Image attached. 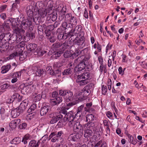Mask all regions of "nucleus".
Instances as JSON below:
<instances>
[{
  "instance_id": "35",
  "label": "nucleus",
  "mask_w": 147,
  "mask_h": 147,
  "mask_svg": "<svg viewBox=\"0 0 147 147\" xmlns=\"http://www.w3.org/2000/svg\"><path fill=\"white\" fill-rule=\"evenodd\" d=\"M100 137L99 132H98L97 133H95L94 134V135H92V136L91 138V139H93L92 140H95V141H97L99 139Z\"/></svg>"
},
{
  "instance_id": "9",
  "label": "nucleus",
  "mask_w": 147,
  "mask_h": 147,
  "mask_svg": "<svg viewBox=\"0 0 147 147\" xmlns=\"http://www.w3.org/2000/svg\"><path fill=\"white\" fill-rule=\"evenodd\" d=\"M65 20L68 23L70 24V26L76 24L77 21L75 18L72 16L70 14H67L65 16Z\"/></svg>"
},
{
  "instance_id": "36",
  "label": "nucleus",
  "mask_w": 147,
  "mask_h": 147,
  "mask_svg": "<svg viewBox=\"0 0 147 147\" xmlns=\"http://www.w3.org/2000/svg\"><path fill=\"white\" fill-rule=\"evenodd\" d=\"M127 136L129 138V142H131V144L133 145H135L137 143V142L135 140H134L133 136L129 134H127Z\"/></svg>"
},
{
  "instance_id": "32",
  "label": "nucleus",
  "mask_w": 147,
  "mask_h": 147,
  "mask_svg": "<svg viewBox=\"0 0 147 147\" xmlns=\"http://www.w3.org/2000/svg\"><path fill=\"white\" fill-rule=\"evenodd\" d=\"M31 137L29 134H27L25 135L23 138L22 142H23L24 144L27 143V140L31 139Z\"/></svg>"
},
{
  "instance_id": "6",
  "label": "nucleus",
  "mask_w": 147,
  "mask_h": 147,
  "mask_svg": "<svg viewBox=\"0 0 147 147\" xmlns=\"http://www.w3.org/2000/svg\"><path fill=\"white\" fill-rule=\"evenodd\" d=\"M88 68L85 64V63L82 62L80 63L79 65H77L75 67L74 71L77 74H79L80 71H82L88 70Z\"/></svg>"
},
{
  "instance_id": "19",
  "label": "nucleus",
  "mask_w": 147,
  "mask_h": 147,
  "mask_svg": "<svg viewBox=\"0 0 147 147\" xmlns=\"http://www.w3.org/2000/svg\"><path fill=\"white\" fill-rule=\"evenodd\" d=\"M93 134V133L91 129H87L84 131V137L87 139L89 140L91 138Z\"/></svg>"
},
{
  "instance_id": "27",
  "label": "nucleus",
  "mask_w": 147,
  "mask_h": 147,
  "mask_svg": "<svg viewBox=\"0 0 147 147\" xmlns=\"http://www.w3.org/2000/svg\"><path fill=\"white\" fill-rule=\"evenodd\" d=\"M55 47L56 48H57L61 47V50L64 51L68 47V46L65 43H64L62 45H61L59 43H57L55 44Z\"/></svg>"
},
{
  "instance_id": "57",
  "label": "nucleus",
  "mask_w": 147,
  "mask_h": 147,
  "mask_svg": "<svg viewBox=\"0 0 147 147\" xmlns=\"http://www.w3.org/2000/svg\"><path fill=\"white\" fill-rule=\"evenodd\" d=\"M79 51L78 50H76L74 53H72V58H74L77 57L79 54Z\"/></svg>"
},
{
  "instance_id": "60",
  "label": "nucleus",
  "mask_w": 147,
  "mask_h": 147,
  "mask_svg": "<svg viewBox=\"0 0 147 147\" xmlns=\"http://www.w3.org/2000/svg\"><path fill=\"white\" fill-rule=\"evenodd\" d=\"M61 74V71L60 70H57L55 72V76L56 77H60Z\"/></svg>"
},
{
  "instance_id": "63",
  "label": "nucleus",
  "mask_w": 147,
  "mask_h": 147,
  "mask_svg": "<svg viewBox=\"0 0 147 147\" xmlns=\"http://www.w3.org/2000/svg\"><path fill=\"white\" fill-rule=\"evenodd\" d=\"M90 91L89 89L86 90L85 89H84V91L82 92H84V94H85V96L86 97L89 95L90 93Z\"/></svg>"
},
{
  "instance_id": "11",
  "label": "nucleus",
  "mask_w": 147,
  "mask_h": 147,
  "mask_svg": "<svg viewBox=\"0 0 147 147\" xmlns=\"http://www.w3.org/2000/svg\"><path fill=\"white\" fill-rule=\"evenodd\" d=\"M3 39L0 42V51L3 52L6 51L8 48L9 44L7 41H3Z\"/></svg>"
},
{
  "instance_id": "44",
  "label": "nucleus",
  "mask_w": 147,
  "mask_h": 147,
  "mask_svg": "<svg viewBox=\"0 0 147 147\" xmlns=\"http://www.w3.org/2000/svg\"><path fill=\"white\" fill-rule=\"evenodd\" d=\"M35 116L34 114L32 113H28L26 116V119L27 120H30Z\"/></svg>"
},
{
  "instance_id": "14",
  "label": "nucleus",
  "mask_w": 147,
  "mask_h": 147,
  "mask_svg": "<svg viewBox=\"0 0 147 147\" xmlns=\"http://www.w3.org/2000/svg\"><path fill=\"white\" fill-rule=\"evenodd\" d=\"M28 104V100L26 99L24 100L20 104L19 106L18 107L20 112L22 113L25 110Z\"/></svg>"
},
{
  "instance_id": "62",
  "label": "nucleus",
  "mask_w": 147,
  "mask_h": 147,
  "mask_svg": "<svg viewBox=\"0 0 147 147\" xmlns=\"http://www.w3.org/2000/svg\"><path fill=\"white\" fill-rule=\"evenodd\" d=\"M67 90H60L59 91V94L60 96L65 97V94Z\"/></svg>"
},
{
  "instance_id": "33",
  "label": "nucleus",
  "mask_w": 147,
  "mask_h": 147,
  "mask_svg": "<svg viewBox=\"0 0 147 147\" xmlns=\"http://www.w3.org/2000/svg\"><path fill=\"white\" fill-rule=\"evenodd\" d=\"M46 53V51L41 50L40 48L37 49L36 52H35V54H38L39 56H42L43 55Z\"/></svg>"
},
{
  "instance_id": "58",
  "label": "nucleus",
  "mask_w": 147,
  "mask_h": 147,
  "mask_svg": "<svg viewBox=\"0 0 147 147\" xmlns=\"http://www.w3.org/2000/svg\"><path fill=\"white\" fill-rule=\"evenodd\" d=\"M46 70L47 71V72L49 73H50V74L54 75L53 72L52 73L53 71L52 69V68L50 66H48L47 67Z\"/></svg>"
},
{
  "instance_id": "22",
  "label": "nucleus",
  "mask_w": 147,
  "mask_h": 147,
  "mask_svg": "<svg viewBox=\"0 0 147 147\" xmlns=\"http://www.w3.org/2000/svg\"><path fill=\"white\" fill-rule=\"evenodd\" d=\"M21 113L20 112V110L17 108L11 111V115L12 117L15 118L18 116Z\"/></svg>"
},
{
  "instance_id": "16",
  "label": "nucleus",
  "mask_w": 147,
  "mask_h": 147,
  "mask_svg": "<svg viewBox=\"0 0 147 147\" xmlns=\"http://www.w3.org/2000/svg\"><path fill=\"white\" fill-rule=\"evenodd\" d=\"M82 137L81 136L76 133H73L69 136L68 139L69 141L75 142L80 139Z\"/></svg>"
},
{
  "instance_id": "40",
  "label": "nucleus",
  "mask_w": 147,
  "mask_h": 147,
  "mask_svg": "<svg viewBox=\"0 0 147 147\" xmlns=\"http://www.w3.org/2000/svg\"><path fill=\"white\" fill-rule=\"evenodd\" d=\"M61 50V51H57L56 52H55V53L53 55V57L56 59H57L62 54L63 51H62V50Z\"/></svg>"
},
{
  "instance_id": "3",
  "label": "nucleus",
  "mask_w": 147,
  "mask_h": 147,
  "mask_svg": "<svg viewBox=\"0 0 147 147\" xmlns=\"http://www.w3.org/2000/svg\"><path fill=\"white\" fill-rule=\"evenodd\" d=\"M16 33L15 36V35H13L12 36H10L11 34L9 33L7 34H6V36H8L9 38H7V40H12L14 41L15 40V38H16V41L17 43L19 42L22 39V34H23L25 32V31L23 30H19L15 31Z\"/></svg>"
},
{
  "instance_id": "45",
  "label": "nucleus",
  "mask_w": 147,
  "mask_h": 147,
  "mask_svg": "<svg viewBox=\"0 0 147 147\" xmlns=\"http://www.w3.org/2000/svg\"><path fill=\"white\" fill-rule=\"evenodd\" d=\"M58 38L59 40L65 39L67 38L66 35L65 36L63 33L61 32L59 33L58 35Z\"/></svg>"
},
{
  "instance_id": "49",
  "label": "nucleus",
  "mask_w": 147,
  "mask_h": 147,
  "mask_svg": "<svg viewBox=\"0 0 147 147\" xmlns=\"http://www.w3.org/2000/svg\"><path fill=\"white\" fill-rule=\"evenodd\" d=\"M9 113L7 110H5L3 107H1L0 110V114L9 115Z\"/></svg>"
},
{
  "instance_id": "51",
  "label": "nucleus",
  "mask_w": 147,
  "mask_h": 147,
  "mask_svg": "<svg viewBox=\"0 0 147 147\" xmlns=\"http://www.w3.org/2000/svg\"><path fill=\"white\" fill-rule=\"evenodd\" d=\"M92 104L91 103H87L86 104V107L85 108V111L87 112H90V109L91 107Z\"/></svg>"
},
{
  "instance_id": "25",
  "label": "nucleus",
  "mask_w": 147,
  "mask_h": 147,
  "mask_svg": "<svg viewBox=\"0 0 147 147\" xmlns=\"http://www.w3.org/2000/svg\"><path fill=\"white\" fill-rule=\"evenodd\" d=\"M63 117V115L60 114L57 116L56 117H53L50 120V123L51 124H53L56 123L59 119L62 118Z\"/></svg>"
},
{
  "instance_id": "52",
  "label": "nucleus",
  "mask_w": 147,
  "mask_h": 147,
  "mask_svg": "<svg viewBox=\"0 0 147 147\" xmlns=\"http://www.w3.org/2000/svg\"><path fill=\"white\" fill-rule=\"evenodd\" d=\"M10 86L9 84L6 83L0 86V89L1 90H5L8 88Z\"/></svg>"
},
{
  "instance_id": "7",
  "label": "nucleus",
  "mask_w": 147,
  "mask_h": 147,
  "mask_svg": "<svg viewBox=\"0 0 147 147\" xmlns=\"http://www.w3.org/2000/svg\"><path fill=\"white\" fill-rule=\"evenodd\" d=\"M25 43L23 41L20 42L16 46V50L18 52V55L20 57V59L21 60H23L22 59H21L23 56L22 55V52L24 49Z\"/></svg>"
},
{
  "instance_id": "37",
  "label": "nucleus",
  "mask_w": 147,
  "mask_h": 147,
  "mask_svg": "<svg viewBox=\"0 0 147 147\" xmlns=\"http://www.w3.org/2000/svg\"><path fill=\"white\" fill-rule=\"evenodd\" d=\"M37 4H38L39 9H42L43 8H46V7L47 6L46 2L43 3L42 1H40L38 2Z\"/></svg>"
},
{
  "instance_id": "20",
  "label": "nucleus",
  "mask_w": 147,
  "mask_h": 147,
  "mask_svg": "<svg viewBox=\"0 0 147 147\" xmlns=\"http://www.w3.org/2000/svg\"><path fill=\"white\" fill-rule=\"evenodd\" d=\"M73 94L72 92L70 90H67L65 97L69 101H72L73 102L74 99L72 98Z\"/></svg>"
},
{
  "instance_id": "30",
  "label": "nucleus",
  "mask_w": 147,
  "mask_h": 147,
  "mask_svg": "<svg viewBox=\"0 0 147 147\" xmlns=\"http://www.w3.org/2000/svg\"><path fill=\"white\" fill-rule=\"evenodd\" d=\"M39 144L38 142L34 140H31L29 143V146L30 147H38Z\"/></svg>"
},
{
  "instance_id": "1",
  "label": "nucleus",
  "mask_w": 147,
  "mask_h": 147,
  "mask_svg": "<svg viewBox=\"0 0 147 147\" xmlns=\"http://www.w3.org/2000/svg\"><path fill=\"white\" fill-rule=\"evenodd\" d=\"M90 74L88 72H85L78 76L77 82L80 86L85 85L89 82Z\"/></svg>"
},
{
  "instance_id": "21",
  "label": "nucleus",
  "mask_w": 147,
  "mask_h": 147,
  "mask_svg": "<svg viewBox=\"0 0 147 147\" xmlns=\"http://www.w3.org/2000/svg\"><path fill=\"white\" fill-rule=\"evenodd\" d=\"M62 100V98L61 97L56 96L55 98L52 99L51 101V103L53 105H55L59 104Z\"/></svg>"
},
{
  "instance_id": "28",
  "label": "nucleus",
  "mask_w": 147,
  "mask_h": 147,
  "mask_svg": "<svg viewBox=\"0 0 147 147\" xmlns=\"http://www.w3.org/2000/svg\"><path fill=\"white\" fill-rule=\"evenodd\" d=\"M18 51L14 52L11 54H10L9 56L6 57L5 59V60H8L10 59H13L15 58L17 56H18Z\"/></svg>"
},
{
  "instance_id": "46",
  "label": "nucleus",
  "mask_w": 147,
  "mask_h": 147,
  "mask_svg": "<svg viewBox=\"0 0 147 147\" xmlns=\"http://www.w3.org/2000/svg\"><path fill=\"white\" fill-rule=\"evenodd\" d=\"M20 142L21 139L19 137L15 138L12 140L13 143L15 144L20 143Z\"/></svg>"
},
{
  "instance_id": "43",
  "label": "nucleus",
  "mask_w": 147,
  "mask_h": 147,
  "mask_svg": "<svg viewBox=\"0 0 147 147\" xmlns=\"http://www.w3.org/2000/svg\"><path fill=\"white\" fill-rule=\"evenodd\" d=\"M4 29L2 26H0V42L5 37V35L4 33H2Z\"/></svg>"
},
{
  "instance_id": "18",
  "label": "nucleus",
  "mask_w": 147,
  "mask_h": 147,
  "mask_svg": "<svg viewBox=\"0 0 147 147\" xmlns=\"http://www.w3.org/2000/svg\"><path fill=\"white\" fill-rule=\"evenodd\" d=\"M20 119H16L12 121L9 123V127L11 129H15L20 122Z\"/></svg>"
},
{
  "instance_id": "24",
  "label": "nucleus",
  "mask_w": 147,
  "mask_h": 147,
  "mask_svg": "<svg viewBox=\"0 0 147 147\" xmlns=\"http://www.w3.org/2000/svg\"><path fill=\"white\" fill-rule=\"evenodd\" d=\"M76 44L78 45L79 46L81 45L82 47H81L82 48H83L84 47L85 44H84V41L83 40L82 38H76L75 40Z\"/></svg>"
},
{
  "instance_id": "48",
  "label": "nucleus",
  "mask_w": 147,
  "mask_h": 147,
  "mask_svg": "<svg viewBox=\"0 0 147 147\" xmlns=\"http://www.w3.org/2000/svg\"><path fill=\"white\" fill-rule=\"evenodd\" d=\"M72 69H71L70 68L66 69L64 70V71L63 72V75H67L71 74L72 71Z\"/></svg>"
},
{
  "instance_id": "13",
  "label": "nucleus",
  "mask_w": 147,
  "mask_h": 147,
  "mask_svg": "<svg viewBox=\"0 0 147 147\" xmlns=\"http://www.w3.org/2000/svg\"><path fill=\"white\" fill-rule=\"evenodd\" d=\"M31 24V21L28 20L24 19L22 20L20 25H19V26L22 28L25 29L29 27Z\"/></svg>"
},
{
  "instance_id": "5",
  "label": "nucleus",
  "mask_w": 147,
  "mask_h": 147,
  "mask_svg": "<svg viewBox=\"0 0 147 147\" xmlns=\"http://www.w3.org/2000/svg\"><path fill=\"white\" fill-rule=\"evenodd\" d=\"M64 120L65 121L69 126H71L73 122L76 121L75 120L76 117L74 115L72 111H71L67 113L63 118Z\"/></svg>"
},
{
  "instance_id": "59",
  "label": "nucleus",
  "mask_w": 147,
  "mask_h": 147,
  "mask_svg": "<svg viewBox=\"0 0 147 147\" xmlns=\"http://www.w3.org/2000/svg\"><path fill=\"white\" fill-rule=\"evenodd\" d=\"M121 57L122 59V61L123 63H127L128 60L127 58V56L123 54L121 55Z\"/></svg>"
},
{
  "instance_id": "34",
  "label": "nucleus",
  "mask_w": 147,
  "mask_h": 147,
  "mask_svg": "<svg viewBox=\"0 0 147 147\" xmlns=\"http://www.w3.org/2000/svg\"><path fill=\"white\" fill-rule=\"evenodd\" d=\"M94 119V116L92 114H88L86 116V121L87 122H89L93 121Z\"/></svg>"
},
{
  "instance_id": "15",
  "label": "nucleus",
  "mask_w": 147,
  "mask_h": 147,
  "mask_svg": "<svg viewBox=\"0 0 147 147\" xmlns=\"http://www.w3.org/2000/svg\"><path fill=\"white\" fill-rule=\"evenodd\" d=\"M50 109L51 107L50 105L46 104L45 105H43L40 111V114L41 116H43L46 115Z\"/></svg>"
},
{
  "instance_id": "53",
  "label": "nucleus",
  "mask_w": 147,
  "mask_h": 147,
  "mask_svg": "<svg viewBox=\"0 0 147 147\" xmlns=\"http://www.w3.org/2000/svg\"><path fill=\"white\" fill-rule=\"evenodd\" d=\"M102 94L105 95L107 91V89L106 86L103 85L102 87Z\"/></svg>"
},
{
  "instance_id": "26",
  "label": "nucleus",
  "mask_w": 147,
  "mask_h": 147,
  "mask_svg": "<svg viewBox=\"0 0 147 147\" xmlns=\"http://www.w3.org/2000/svg\"><path fill=\"white\" fill-rule=\"evenodd\" d=\"M52 137H53L51 140V141L52 142H55L57 141L59 139V138L56 134V133L55 132H53L51 133L49 136V138L50 139Z\"/></svg>"
},
{
  "instance_id": "41",
  "label": "nucleus",
  "mask_w": 147,
  "mask_h": 147,
  "mask_svg": "<svg viewBox=\"0 0 147 147\" xmlns=\"http://www.w3.org/2000/svg\"><path fill=\"white\" fill-rule=\"evenodd\" d=\"M83 107L84 106L82 105L78 107V111L77 113L75 114L76 116L77 117H80L82 113V110L83 109Z\"/></svg>"
},
{
  "instance_id": "61",
  "label": "nucleus",
  "mask_w": 147,
  "mask_h": 147,
  "mask_svg": "<svg viewBox=\"0 0 147 147\" xmlns=\"http://www.w3.org/2000/svg\"><path fill=\"white\" fill-rule=\"evenodd\" d=\"M27 124L26 123H23L19 125V128L20 129H25L27 127Z\"/></svg>"
},
{
  "instance_id": "55",
  "label": "nucleus",
  "mask_w": 147,
  "mask_h": 147,
  "mask_svg": "<svg viewBox=\"0 0 147 147\" xmlns=\"http://www.w3.org/2000/svg\"><path fill=\"white\" fill-rule=\"evenodd\" d=\"M20 95L18 93L13 94L11 97V98L13 100V101L16 99L19 98Z\"/></svg>"
},
{
  "instance_id": "47",
  "label": "nucleus",
  "mask_w": 147,
  "mask_h": 147,
  "mask_svg": "<svg viewBox=\"0 0 147 147\" xmlns=\"http://www.w3.org/2000/svg\"><path fill=\"white\" fill-rule=\"evenodd\" d=\"M36 108V105L35 104H32L28 110V113H30L33 111Z\"/></svg>"
},
{
  "instance_id": "17",
  "label": "nucleus",
  "mask_w": 147,
  "mask_h": 147,
  "mask_svg": "<svg viewBox=\"0 0 147 147\" xmlns=\"http://www.w3.org/2000/svg\"><path fill=\"white\" fill-rule=\"evenodd\" d=\"M21 71L17 72L11 74L12 77L13 78L11 80L12 83L16 82L18 80V78H19L21 76Z\"/></svg>"
},
{
  "instance_id": "31",
  "label": "nucleus",
  "mask_w": 147,
  "mask_h": 147,
  "mask_svg": "<svg viewBox=\"0 0 147 147\" xmlns=\"http://www.w3.org/2000/svg\"><path fill=\"white\" fill-rule=\"evenodd\" d=\"M72 52L73 51L71 50L66 51L63 54V56L65 58H68L70 57H72Z\"/></svg>"
},
{
  "instance_id": "2",
  "label": "nucleus",
  "mask_w": 147,
  "mask_h": 147,
  "mask_svg": "<svg viewBox=\"0 0 147 147\" xmlns=\"http://www.w3.org/2000/svg\"><path fill=\"white\" fill-rule=\"evenodd\" d=\"M75 98H74V100L73 102H71L67 104V107L65 108V109H68L70 107L76 104L80 101H82L85 99V96L84 94V92H80L78 93H76L74 95Z\"/></svg>"
},
{
  "instance_id": "12",
  "label": "nucleus",
  "mask_w": 147,
  "mask_h": 147,
  "mask_svg": "<svg viewBox=\"0 0 147 147\" xmlns=\"http://www.w3.org/2000/svg\"><path fill=\"white\" fill-rule=\"evenodd\" d=\"M35 88V86L34 84H30L24 86L22 90V92H25L26 93L33 91Z\"/></svg>"
},
{
  "instance_id": "42",
  "label": "nucleus",
  "mask_w": 147,
  "mask_h": 147,
  "mask_svg": "<svg viewBox=\"0 0 147 147\" xmlns=\"http://www.w3.org/2000/svg\"><path fill=\"white\" fill-rule=\"evenodd\" d=\"M65 21L62 22V26L63 27L65 28V30L66 29H68V28H70V24L68 23L65 20Z\"/></svg>"
},
{
  "instance_id": "54",
  "label": "nucleus",
  "mask_w": 147,
  "mask_h": 147,
  "mask_svg": "<svg viewBox=\"0 0 147 147\" xmlns=\"http://www.w3.org/2000/svg\"><path fill=\"white\" fill-rule=\"evenodd\" d=\"M93 125L94 124L91 123H87L85 125V126L86 127L87 129H91L92 130Z\"/></svg>"
},
{
  "instance_id": "23",
  "label": "nucleus",
  "mask_w": 147,
  "mask_h": 147,
  "mask_svg": "<svg viewBox=\"0 0 147 147\" xmlns=\"http://www.w3.org/2000/svg\"><path fill=\"white\" fill-rule=\"evenodd\" d=\"M11 67V65L9 64L2 66L1 68V73L3 74L7 73Z\"/></svg>"
},
{
  "instance_id": "56",
  "label": "nucleus",
  "mask_w": 147,
  "mask_h": 147,
  "mask_svg": "<svg viewBox=\"0 0 147 147\" xmlns=\"http://www.w3.org/2000/svg\"><path fill=\"white\" fill-rule=\"evenodd\" d=\"M112 83L111 79H109L107 81V86L109 90H110L112 87Z\"/></svg>"
},
{
  "instance_id": "64",
  "label": "nucleus",
  "mask_w": 147,
  "mask_h": 147,
  "mask_svg": "<svg viewBox=\"0 0 147 147\" xmlns=\"http://www.w3.org/2000/svg\"><path fill=\"white\" fill-rule=\"evenodd\" d=\"M41 98V97L40 94H38L34 97V100L35 101H37L40 100Z\"/></svg>"
},
{
  "instance_id": "10",
  "label": "nucleus",
  "mask_w": 147,
  "mask_h": 147,
  "mask_svg": "<svg viewBox=\"0 0 147 147\" xmlns=\"http://www.w3.org/2000/svg\"><path fill=\"white\" fill-rule=\"evenodd\" d=\"M18 19L19 18H17V19L11 18L9 19V21L11 23L12 26L13 27V29L14 31L22 29L19 28L20 27L18 24L17 22H18Z\"/></svg>"
},
{
  "instance_id": "38",
  "label": "nucleus",
  "mask_w": 147,
  "mask_h": 147,
  "mask_svg": "<svg viewBox=\"0 0 147 147\" xmlns=\"http://www.w3.org/2000/svg\"><path fill=\"white\" fill-rule=\"evenodd\" d=\"M67 122L63 120H60L57 123V125L59 127H63L65 126L67 124Z\"/></svg>"
},
{
  "instance_id": "39",
  "label": "nucleus",
  "mask_w": 147,
  "mask_h": 147,
  "mask_svg": "<svg viewBox=\"0 0 147 147\" xmlns=\"http://www.w3.org/2000/svg\"><path fill=\"white\" fill-rule=\"evenodd\" d=\"M9 115L0 114V122L2 123L7 119Z\"/></svg>"
},
{
  "instance_id": "50",
  "label": "nucleus",
  "mask_w": 147,
  "mask_h": 147,
  "mask_svg": "<svg viewBox=\"0 0 147 147\" xmlns=\"http://www.w3.org/2000/svg\"><path fill=\"white\" fill-rule=\"evenodd\" d=\"M44 71L42 69H38L36 73V76H41L43 74Z\"/></svg>"
},
{
  "instance_id": "4",
  "label": "nucleus",
  "mask_w": 147,
  "mask_h": 147,
  "mask_svg": "<svg viewBox=\"0 0 147 147\" xmlns=\"http://www.w3.org/2000/svg\"><path fill=\"white\" fill-rule=\"evenodd\" d=\"M72 125L69 127H72L75 132L82 136L84 134L83 127L82 125L80 124L79 121H75L73 122Z\"/></svg>"
},
{
  "instance_id": "8",
  "label": "nucleus",
  "mask_w": 147,
  "mask_h": 147,
  "mask_svg": "<svg viewBox=\"0 0 147 147\" xmlns=\"http://www.w3.org/2000/svg\"><path fill=\"white\" fill-rule=\"evenodd\" d=\"M47 15V12L46 8L39 9L38 12L35 15H34V18L36 19L37 20L38 19H40L41 18H44Z\"/></svg>"
},
{
  "instance_id": "29",
  "label": "nucleus",
  "mask_w": 147,
  "mask_h": 147,
  "mask_svg": "<svg viewBox=\"0 0 147 147\" xmlns=\"http://www.w3.org/2000/svg\"><path fill=\"white\" fill-rule=\"evenodd\" d=\"M36 47V44H30L26 45V48L30 50L31 51L35 49Z\"/></svg>"
}]
</instances>
